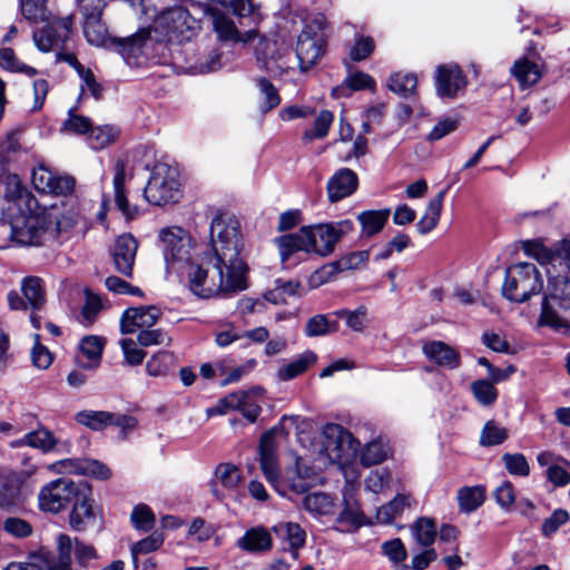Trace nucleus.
<instances>
[{
	"label": "nucleus",
	"mask_w": 570,
	"mask_h": 570,
	"mask_svg": "<svg viewBox=\"0 0 570 570\" xmlns=\"http://www.w3.org/2000/svg\"><path fill=\"white\" fill-rule=\"evenodd\" d=\"M387 456L386 446L381 441L370 442L361 455V463L371 466L381 463Z\"/></svg>",
	"instance_id": "nucleus-59"
},
{
	"label": "nucleus",
	"mask_w": 570,
	"mask_h": 570,
	"mask_svg": "<svg viewBox=\"0 0 570 570\" xmlns=\"http://www.w3.org/2000/svg\"><path fill=\"white\" fill-rule=\"evenodd\" d=\"M320 438L318 453L330 463L346 461L357 450L358 442L340 424H325Z\"/></svg>",
	"instance_id": "nucleus-9"
},
{
	"label": "nucleus",
	"mask_w": 570,
	"mask_h": 570,
	"mask_svg": "<svg viewBox=\"0 0 570 570\" xmlns=\"http://www.w3.org/2000/svg\"><path fill=\"white\" fill-rule=\"evenodd\" d=\"M274 533L286 540L294 550V557H297V550L305 544L306 533L298 523L281 522L273 527Z\"/></svg>",
	"instance_id": "nucleus-37"
},
{
	"label": "nucleus",
	"mask_w": 570,
	"mask_h": 570,
	"mask_svg": "<svg viewBox=\"0 0 570 570\" xmlns=\"http://www.w3.org/2000/svg\"><path fill=\"white\" fill-rule=\"evenodd\" d=\"M508 438L507 429L500 426L495 421H488L480 435L482 446H493L503 443Z\"/></svg>",
	"instance_id": "nucleus-55"
},
{
	"label": "nucleus",
	"mask_w": 570,
	"mask_h": 570,
	"mask_svg": "<svg viewBox=\"0 0 570 570\" xmlns=\"http://www.w3.org/2000/svg\"><path fill=\"white\" fill-rule=\"evenodd\" d=\"M86 232V222L77 212L53 205L49 208H38L35 215H29L17 230L16 237L22 245L38 246L46 237L63 245L80 240Z\"/></svg>",
	"instance_id": "nucleus-2"
},
{
	"label": "nucleus",
	"mask_w": 570,
	"mask_h": 570,
	"mask_svg": "<svg viewBox=\"0 0 570 570\" xmlns=\"http://www.w3.org/2000/svg\"><path fill=\"white\" fill-rule=\"evenodd\" d=\"M193 23V18L183 7L169 9L157 19L158 27L165 30L169 40L188 39Z\"/></svg>",
	"instance_id": "nucleus-16"
},
{
	"label": "nucleus",
	"mask_w": 570,
	"mask_h": 570,
	"mask_svg": "<svg viewBox=\"0 0 570 570\" xmlns=\"http://www.w3.org/2000/svg\"><path fill=\"white\" fill-rule=\"evenodd\" d=\"M466 77L455 63L440 65L435 71V90L442 99H454L466 87Z\"/></svg>",
	"instance_id": "nucleus-15"
},
{
	"label": "nucleus",
	"mask_w": 570,
	"mask_h": 570,
	"mask_svg": "<svg viewBox=\"0 0 570 570\" xmlns=\"http://www.w3.org/2000/svg\"><path fill=\"white\" fill-rule=\"evenodd\" d=\"M407 508H410V498L404 494H399L391 502L382 505L377 510L376 519L381 523H391Z\"/></svg>",
	"instance_id": "nucleus-44"
},
{
	"label": "nucleus",
	"mask_w": 570,
	"mask_h": 570,
	"mask_svg": "<svg viewBox=\"0 0 570 570\" xmlns=\"http://www.w3.org/2000/svg\"><path fill=\"white\" fill-rule=\"evenodd\" d=\"M19 444L28 445L35 449H39L43 452L51 451L56 444L57 440L53 434L46 429H38L36 431L27 433L20 441Z\"/></svg>",
	"instance_id": "nucleus-43"
},
{
	"label": "nucleus",
	"mask_w": 570,
	"mask_h": 570,
	"mask_svg": "<svg viewBox=\"0 0 570 570\" xmlns=\"http://www.w3.org/2000/svg\"><path fill=\"white\" fill-rule=\"evenodd\" d=\"M326 19L323 14L315 16L305 24L296 42V57L299 69L307 71L324 56L327 47Z\"/></svg>",
	"instance_id": "nucleus-5"
},
{
	"label": "nucleus",
	"mask_w": 570,
	"mask_h": 570,
	"mask_svg": "<svg viewBox=\"0 0 570 570\" xmlns=\"http://www.w3.org/2000/svg\"><path fill=\"white\" fill-rule=\"evenodd\" d=\"M272 544L269 532L262 527L249 529L237 540V547L247 552L268 551Z\"/></svg>",
	"instance_id": "nucleus-31"
},
{
	"label": "nucleus",
	"mask_w": 570,
	"mask_h": 570,
	"mask_svg": "<svg viewBox=\"0 0 570 570\" xmlns=\"http://www.w3.org/2000/svg\"><path fill=\"white\" fill-rule=\"evenodd\" d=\"M58 543V559L56 560L50 554H45L42 558V570H71V553L72 540L67 534H59Z\"/></svg>",
	"instance_id": "nucleus-30"
},
{
	"label": "nucleus",
	"mask_w": 570,
	"mask_h": 570,
	"mask_svg": "<svg viewBox=\"0 0 570 570\" xmlns=\"http://www.w3.org/2000/svg\"><path fill=\"white\" fill-rule=\"evenodd\" d=\"M167 273L181 275L190 265L191 238L178 226L165 227L158 234Z\"/></svg>",
	"instance_id": "nucleus-6"
},
{
	"label": "nucleus",
	"mask_w": 570,
	"mask_h": 570,
	"mask_svg": "<svg viewBox=\"0 0 570 570\" xmlns=\"http://www.w3.org/2000/svg\"><path fill=\"white\" fill-rule=\"evenodd\" d=\"M256 86L261 97L258 102V109L261 112L266 114L281 104V97L277 88L267 78H257Z\"/></svg>",
	"instance_id": "nucleus-39"
},
{
	"label": "nucleus",
	"mask_w": 570,
	"mask_h": 570,
	"mask_svg": "<svg viewBox=\"0 0 570 570\" xmlns=\"http://www.w3.org/2000/svg\"><path fill=\"white\" fill-rule=\"evenodd\" d=\"M502 461L504 462V466L510 474L528 476L530 473L528 461L521 453H505L502 456Z\"/></svg>",
	"instance_id": "nucleus-61"
},
{
	"label": "nucleus",
	"mask_w": 570,
	"mask_h": 570,
	"mask_svg": "<svg viewBox=\"0 0 570 570\" xmlns=\"http://www.w3.org/2000/svg\"><path fill=\"white\" fill-rule=\"evenodd\" d=\"M21 130H13L7 134L0 142V170L12 161H17L28 153L27 146L21 141Z\"/></svg>",
	"instance_id": "nucleus-29"
},
{
	"label": "nucleus",
	"mask_w": 570,
	"mask_h": 570,
	"mask_svg": "<svg viewBox=\"0 0 570 570\" xmlns=\"http://www.w3.org/2000/svg\"><path fill=\"white\" fill-rule=\"evenodd\" d=\"M0 200L6 203V205L2 206V212H7L11 215L18 212L23 216V220L29 215H35V212L38 209L37 199L16 174H8L2 179L0 185Z\"/></svg>",
	"instance_id": "nucleus-11"
},
{
	"label": "nucleus",
	"mask_w": 570,
	"mask_h": 570,
	"mask_svg": "<svg viewBox=\"0 0 570 570\" xmlns=\"http://www.w3.org/2000/svg\"><path fill=\"white\" fill-rule=\"evenodd\" d=\"M511 73L522 88L537 83L541 78L539 66L527 58L518 59L511 68Z\"/></svg>",
	"instance_id": "nucleus-38"
},
{
	"label": "nucleus",
	"mask_w": 570,
	"mask_h": 570,
	"mask_svg": "<svg viewBox=\"0 0 570 570\" xmlns=\"http://www.w3.org/2000/svg\"><path fill=\"white\" fill-rule=\"evenodd\" d=\"M542 287V278L535 265L519 263L507 269L502 294L512 302L523 303L539 294Z\"/></svg>",
	"instance_id": "nucleus-7"
},
{
	"label": "nucleus",
	"mask_w": 570,
	"mask_h": 570,
	"mask_svg": "<svg viewBox=\"0 0 570 570\" xmlns=\"http://www.w3.org/2000/svg\"><path fill=\"white\" fill-rule=\"evenodd\" d=\"M163 541H164V539H163L161 534L154 533V534L138 541L137 543H135L131 547V558H132L134 566L137 567L139 554L156 551L157 549L160 548V546L163 544Z\"/></svg>",
	"instance_id": "nucleus-60"
},
{
	"label": "nucleus",
	"mask_w": 570,
	"mask_h": 570,
	"mask_svg": "<svg viewBox=\"0 0 570 570\" xmlns=\"http://www.w3.org/2000/svg\"><path fill=\"white\" fill-rule=\"evenodd\" d=\"M338 331V322L325 314H317L307 320L304 333L308 337L325 336Z\"/></svg>",
	"instance_id": "nucleus-41"
},
{
	"label": "nucleus",
	"mask_w": 570,
	"mask_h": 570,
	"mask_svg": "<svg viewBox=\"0 0 570 570\" xmlns=\"http://www.w3.org/2000/svg\"><path fill=\"white\" fill-rule=\"evenodd\" d=\"M547 479L556 487H566L570 483V462L558 459L557 463H551L546 471Z\"/></svg>",
	"instance_id": "nucleus-57"
},
{
	"label": "nucleus",
	"mask_w": 570,
	"mask_h": 570,
	"mask_svg": "<svg viewBox=\"0 0 570 570\" xmlns=\"http://www.w3.org/2000/svg\"><path fill=\"white\" fill-rule=\"evenodd\" d=\"M214 29L218 37L224 40L248 41L257 36L255 30H249L242 37L235 22L223 11L215 9L212 12Z\"/></svg>",
	"instance_id": "nucleus-28"
},
{
	"label": "nucleus",
	"mask_w": 570,
	"mask_h": 570,
	"mask_svg": "<svg viewBox=\"0 0 570 570\" xmlns=\"http://www.w3.org/2000/svg\"><path fill=\"white\" fill-rule=\"evenodd\" d=\"M160 317V311L156 306H139L127 308L120 318L122 334H131L136 331L150 328Z\"/></svg>",
	"instance_id": "nucleus-18"
},
{
	"label": "nucleus",
	"mask_w": 570,
	"mask_h": 570,
	"mask_svg": "<svg viewBox=\"0 0 570 570\" xmlns=\"http://www.w3.org/2000/svg\"><path fill=\"white\" fill-rule=\"evenodd\" d=\"M334 120V115L330 110H322L314 121L312 129H307L303 134V140L309 142L314 139L324 138Z\"/></svg>",
	"instance_id": "nucleus-50"
},
{
	"label": "nucleus",
	"mask_w": 570,
	"mask_h": 570,
	"mask_svg": "<svg viewBox=\"0 0 570 570\" xmlns=\"http://www.w3.org/2000/svg\"><path fill=\"white\" fill-rule=\"evenodd\" d=\"M471 391L476 401L484 406L492 405L498 399V390L487 380L474 381L471 384Z\"/></svg>",
	"instance_id": "nucleus-56"
},
{
	"label": "nucleus",
	"mask_w": 570,
	"mask_h": 570,
	"mask_svg": "<svg viewBox=\"0 0 570 570\" xmlns=\"http://www.w3.org/2000/svg\"><path fill=\"white\" fill-rule=\"evenodd\" d=\"M446 191L448 189H443L439 191L432 199H430L424 215L416 224V228L420 234H428L436 227L440 220Z\"/></svg>",
	"instance_id": "nucleus-33"
},
{
	"label": "nucleus",
	"mask_w": 570,
	"mask_h": 570,
	"mask_svg": "<svg viewBox=\"0 0 570 570\" xmlns=\"http://www.w3.org/2000/svg\"><path fill=\"white\" fill-rule=\"evenodd\" d=\"M72 33V18H57L33 31V42L42 52L67 49Z\"/></svg>",
	"instance_id": "nucleus-13"
},
{
	"label": "nucleus",
	"mask_w": 570,
	"mask_h": 570,
	"mask_svg": "<svg viewBox=\"0 0 570 570\" xmlns=\"http://www.w3.org/2000/svg\"><path fill=\"white\" fill-rule=\"evenodd\" d=\"M21 292L24 299L33 311L41 308L45 304L46 297L41 278L36 276L23 278Z\"/></svg>",
	"instance_id": "nucleus-40"
},
{
	"label": "nucleus",
	"mask_w": 570,
	"mask_h": 570,
	"mask_svg": "<svg viewBox=\"0 0 570 570\" xmlns=\"http://www.w3.org/2000/svg\"><path fill=\"white\" fill-rule=\"evenodd\" d=\"M20 498L19 479L16 473L0 471V507L8 509L18 504Z\"/></svg>",
	"instance_id": "nucleus-34"
},
{
	"label": "nucleus",
	"mask_w": 570,
	"mask_h": 570,
	"mask_svg": "<svg viewBox=\"0 0 570 570\" xmlns=\"http://www.w3.org/2000/svg\"><path fill=\"white\" fill-rule=\"evenodd\" d=\"M248 393L245 391H237L229 393L225 397L220 399L215 407L208 409V415L212 414H226L230 410H240L242 405L248 399Z\"/></svg>",
	"instance_id": "nucleus-53"
},
{
	"label": "nucleus",
	"mask_w": 570,
	"mask_h": 570,
	"mask_svg": "<svg viewBox=\"0 0 570 570\" xmlns=\"http://www.w3.org/2000/svg\"><path fill=\"white\" fill-rule=\"evenodd\" d=\"M175 363V356L168 351H161L153 355L146 363V371L150 376L166 375Z\"/></svg>",
	"instance_id": "nucleus-49"
},
{
	"label": "nucleus",
	"mask_w": 570,
	"mask_h": 570,
	"mask_svg": "<svg viewBox=\"0 0 570 570\" xmlns=\"http://www.w3.org/2000/svg\"><path fill=\"white\" fill-rule=\"evenodd\" d=\"M482 487H464L458 492L460 509L466 513L476 510L484 501Z\"/></svg>",
	"instance_id": "nucleus-45"
},
{
	"label": "nucleus",
	"mask_w": 570,
	"mask_h": 570,
	"mask_svg": "<svg viewBox=\"0 0 570 570\" xmlns=\"http://www.w3.org/2000/svg\"><path fill=\"white\" fill-rule=\"evenodd\" d=\"M390 214L389 208L361 212L356 218L362 227V236L370 238L381 233L389 220Z\"/></svg>",
	"instance_id": "nucleus-32"
},
{
	"label": "nucleus",
	"mask_w": 570,
	"mask_h": 570,
	"mask_svg": "<svg viewBox=\"0 0 570 570\" xmlns=\"http://www.w3.org/2000/svg\"><path fill=\"white\" fill-rule=\"evenodd\" d=\"M413 535L417 543L423 547H430L436 537V525L430 518H420L413 525Z\"/></svg>",
	"instance_id": "nucleus-54"
},
{
	"label": "nucleus",
	"mask_w": 570,
	"mask_h": 570,
	"mask_svg": "<svg viewBox=\"0 0 570 570\" xmlns=\"http://www.w3.org/2000/svg\"><path fill=\"white\" fill-rule=\"evenodd\" d=\"M525 255L537 259L540 264H548L552 259V253L539 240H525L522 243Z\"/></svg>",
	"instance_id": "nucleus-62"
},
{
	"label": "nucleus",
	"mask_w": 570,
	"mask_h": 570,
	"mask_svg": "<svg viewBox=\"0 0 570 570\" xmlns=\"http://www.w3.org/2000/svg\"><path fill=\"white\" fill-rule=\"evenodd\" d=\"M336 318L345 320L346 325L354 332H362L368 323L367 309L364 306H360L354 311L351 309H338L333 313Z\"/></svg>",
	"instance_id": "nucleus-51"
},
{
	"label": "nucleus",
	"mask_w": 570,
	"mask_h": 570,
	"mask_svg": "<svg viewBox=\"0 0 570 570\" xmlns=\"http://www.w3.org/2000/svg\"><path fill=\"white\" fill-rule=\"evenodd\" d=\"M81 354L88 358V362L83 363L80 360L78 364L85 370H94L98 367L101 354L104 350V340L99 336L89 335L81 340L79 344Z\"/></svg>",
	"instance_id": "nucleus-35"
},
{
	"label": "nucleus",
	"mask_w": 570,
	"mask_h": 570,
	"mask_svg": "<svg viewBox=\"0 0 570 570\" xmlns=\"http://www.w3.org/2000/svg\"><path fill=\"white\" fill-rule=\"evenodd\" d=\"M354 224L350 219H344L335 223L320 224L316 226H305L309 238V250L313 254L325 257L331 255L337 242L346 234L352 232Z\"/></svg>",
	"instance_id": "nucleus-12"
},
{
	"label": "nucleus",
	"mask_w": 570,
	"mask_h": 570,
	"mask_svg": "<svg viewBox=\"0 0 570 570\" xmlns=\"http://www.w3.org/2000/svg\"><path fill=\"white\" fill-rule=\"evenodd\" d=\"M538 324L570 335V279L566 276L549 281Z\"/></svg>",
	"instance_id": "nucleus-4"
},
{
	"label": "nucleus",
	"mask_w": 570,
	"mask_h": 570,
	"mask_svg": "<svg viewBox=\"0 0 570 570\" xmlns=\"http://www.w3.org/2000/svg\"><path fill=\"white\" fill-rule=\"evenodd\" d=\"M416 85L417 79L413 73L395 72L390 77L389 80V88L402 97H409L412 95L416 88Z\"/></svg>",
	"instance_id": "nucleus-52"
},
{
	"label": "nucleus",
	"mask_w": 570,
	"mask_h": 570,
	"mask_svg": "<svg viewBox=\"0 0 570 570\" xmlns=\"http://www.w3.org/2000/svg\"><path fill=\"white\" fill-rule=\"evenodd\" d=\"M275 244L283 264H291L293 258L297 261L296 256L298 253L311 254V243L304 227H302L297 233L275 238ZM293 264H296V262H293Z\"/></svg>",
	"instance_id": "nucleus-21"
},
{
	"label": "nucleus",
	"mask_w": 570,
	"mask_h": 570,
	"mask_svg": "<svg viewBox=\"0 0 570 570\" xmlns=\"http://www.w3.org/2000/svg\"><path fill=\"white\" fill-rule=\"evenodd\" d=\"M144 197L155 206L177 203L181 197L177 169L165 163L156 164L144 189Z\"/></svg>",
	"instance_id": "nucleus-8"
},
{
	"label": "nucleus",
	"mask_w": 570,
	"mask_h": 570,
	"mask_svg": "<svg viewBox=\"0 0 570 570\" xmlns=\"http://www.w3.org/2000/svg\"><path fill=\"white\" fill-rule=\"evenodd\" d=\"M91 489L88 483L81 487L77 498L72 501L69 513V524L76 531H85L100 519V512L94 505Z\"/></svg>",
	"instance_id": "nucleus-14"
},
{
	"label": "nucleus",
	"mask_w": 570,
	"mask_h": 570,
	"mask_svg": "<svg viewBox=\"0 0 570 570\" xmlns=\"http://www.w3.org/2000/svg\"><path fill=\"white\" fill-rule=\"evenodd\" d=\"M112 413L106 411H81L76 415L78 423L96 431L110 425Z\"/></svg>",
	"instance_id": "nucleus-48"
},
{
	"label": "nucleus",
	"mask_w": 570,
	"mask_h": 570,
	"mask_svg": "<svg viewBox=\"0 0 570 570\" xmlns=\"http://www.w3.org/2000/svg\"><path fill=\"white\" fill-rule=\"evenodd\" d=\"M240 480L242 474L236 465L220 463L216 466L214 479L210 481V492L217 500H223L226 493L219 489V485L226 491H234L240 483Z\"/></svg>",
	"instance_id": "nucleus-24"
},
{
	"label": "nucleus",
	"mask_w": 570,
	"mask_h": 570,
	"mask_svg": "<svg viewBox=\"0 0 570 570\" xmlns=\"http://www.w3.org/2000/svg\"><path fill=\"white\" fill-rule=\"evenodd\" d=\"M422 352L425 357L439 366L456 368L460 366V353L442 341H428L423 343Z\"/></svg>",
	"instance_id": "nucleus-23"
},
{
	"label": "nucleus",
	"mask_w": 570,
	"mask_h": 570,
	"mask_svg": "<svg viewBox=\"0 0 570 570\" xmlns=\"http://www.w3.org/2000/svg\"><path fill=\"white\" fill-rule=\"evenodd\" d=\"M368 250H358L344 255L338 261L323 266L316 272L314 277H317L321 282H325L332 276L348 269H356L368 261Z\"/></svg>",
	"instance_id": "nucleus-25"
},
{
	"label": "nucleus",
	"mask_w": 570,
	"mask_h": 570,
	"mask_svg": "<svg viewBox=\"0 0 570 570\" xmlns=\"http://www.w3.org/2000/svg\"><path fill=\"white\" fill-rule=\"evenodd\" d=\"M314 479L315 471L301 458H297L295 465L286 469L284 474V482L295 493L307 491Z\"/></svg>",
	"instance_id": "nucleus-26"
},
{
	"label": "nucleus",
	"mask_w": 570,
	"mask_h": 570,
	"mask_svg": "<svg viewBox=\"0 0 570 570\" xmlns=\"http://www.w3.org/2000/svg\"><path fill=\"white\" fill-rule=\"evenodd\" d=\"M0 529L16 539H24L32 534L33 528L29 521L19 517H7L0 521Z\"/></svg>",
	"instance_id": "nucleus-47"
},
{
	"label": "nucleus",
	"mask_w": 570,
	"mask_h": 570,
	"mask_svg": "<svg viewBox=\"0 0 570 570\" xmlns=\"http://www.w3.org/2000/svg\"><path fill=\"white\" fill-rule=\"evenodd\" d=\"M303 504L308 512L320 517L333 514L335 510L333 498L323 492H315L306 495Z\"/></svg>",
	"instance_id": "nucleus-42"
},
{
	"label": "nucleus",
	"mask_w": 570,
	"mask_h": 570,
	"mask_svg": "<svg viewBox=\"0 0 570 570\" xmlns=\"http://www.w3.org/2000/svg\"><path fill=\"white\" fill-rule=\"evenodd\" d=\"M21 13L29 21L42 20L46 14V0H20Z\"/></svg>",
	"instance_id": "nucleus-64"
},
{
	"label": "nucleus",
	"mask_w": 570,
	"mask_h": 570,
	"mask_svg": "<svg viewBox=\"0 0 570 570\" xmlns=\"http://www.w3.org/2000/svg\"><path fill=\"white\" fill-rule=\"evenodd\" d=\"M0 67L12 72H23L30 77L37 75L33 67L27 66L17 59L11 48L0 50Z\"/></svg>",
	"instance_id": "nucleus-58"
},
{
	"label": "nucleus",
	"mask_w": 570,
	"mask_h": 570,
	"mask_svg": "<svg viewBox=\"0 0 570 570\" xmlns=\"http://www.w3.org/2000/svg\"><path fill=\"white\" fill-rule=\"evenodd\" d=\"M35 187L48 194L67 196L75 189V179L69 175H57L46 167H39L32 171Z\"/></svg>",
	"instance_id": "nucleus-17"
},
{
	"label": "nucleus",
	"mask_w": 570,
	"mask_h": 570,
	"mask_svg": "<svg viewBox=\"0 0 570 570\" xmlns=\"http://www.w3.org/2000/svg\"><path fill=\"white\" fill-rule=\"evenodd\" d=\"M212 253H206L187 271L191 292L203 298L229 295L247 288V264L240 256L243 235L238 219L216 214L210 223Z\"/></svg>",
	"instance_id": "nucleus-1"
},
{
	"label": "nucleus",
	"mask_w": 570,
	"mask_h": 570,
	"mask_svg": "<svg viewBox=\"0 0 570 570\" xmlns=\"http://www.w3.org/2000/svg\"><path fill=\"white\" fill-rule=\"evenodd\" d=\"M131 521L136 529L148 531L154 525L155 517L149 507L139 504L131 512Z\"/></svg>",
	"instance_id": "nucleus-63"
},
{
	"label": "nucleus",
	"mask_w": 570,
	"mask_h": 570,
	"mask_svg": "<svg viewBox=\"0 0 570 570\" xmlns=\"http://www.w3.org/2000/svg\"><path fill=\"white\" fill-rule=\"evenodd\" d=\"M358 177L350 168L338 169L327 181V195L332 203L340 202L355 193Z\"/></svg>",
	"instance_id": "nucleus-22"
},
{
	"label": "nucleus",
	"mask_w": 570,
	"mask_h": 570,
	"mask_svg": "<svg viewBox=\"0 0 570 570\" xmlns=\"http://www.w3.org/2000/svg\"><path fill=\"white\" fill-rule=\"evenodd\" d=\"M120 130L114 126H99L96 128H91L88 140L94 149H102L111 144H114Z\"/></svg>",
	"instance_id": "nucleus-46"
},
{
	"label": "nucleus",
	"mask_w": 570,
	"mask_h": 570,
	"mask_svg": "<svg viewBox=\"0 0 570 570\" xmlns=\"http://www.w3.org/2000/svg\"><path fill=\"white\" fill-rule=\"evenodd\" d=\"M137 249L138 242L130 234H124L116 239L112 249V262L118 273L126 277L132 276Z\"/></svg>",
	"instance_id": "nucleus-19"
},
{
	"label": "nucleus",
	"mask_w": 570,
	"mask_h": 570,
	"mask_svg": "<svg viewBox=\"0 0 570 570\" xmlns=\"http://www.w3.org/2000/svg\"><path fill=\"white\" fill-rule=\"evenodd\" d=\"M126 165L124 161H117L115 166L114 188L115 205L127 219H135L140 212L136 205H130L125 193Z\"/></svg>",
	"instance_id": "nucleus-27"
},
{
	"label": "nucleus",
	"mask_w": 570,
	"mask_h": 570,
	"mask_svg": "<svg viewBox=\"0 0 570 570\" xmlns=\"http://www.w3.org/2000/svg\"><path fill=\"white\" fill-rule=\"evenodd\" d=\"M259 463L266 480L274 487L278 492L281 490L279 471L276 459V446L274 438L271 433H266L261 439L259 444Z\"/></svg>",
	"instance_id": "nucleus-20"
},
{
	"label": "nucleus",
	"mask_w": 570,
	"mask_h": 570,
	"mask_svg": "<svg viewBox=\"0 0 570 570\" xmlns=\"http://www.w3.org/2000/svg\"><path fill=\"white\" fill-rule=\"evenodd\" d=\"M86 482H75L69 478H59L45 484L38 493L41 511L59 513L77 498Z\"/></svg>",
	"instance_id": "nucleus-10"
},
{
	"label": "nucleus",
	"mask_w": 570,
	"mask_h": 570,
	"mask_svg": "<svg viewBox=\"0 0 570 570\" xmlns=\"http://www.w3.org/2000/svg\"><path fill=\"white\" fill-rule=\"evenodd\" d=\"M82 32L87 42L96 47L112 48L128 65L136 63L145 52L147 43L150 41V32L147 29H140L138 32L125 37H110L106 23L102 21V14L81 17Z\"/></svg>",
	"instance_id": "nucleus-3"
},
{
	"label": "nucleus",
	"mask_w": 570,
	"mask_h": 570,
	"mask_svg": "<svg viewBox=\"0 0 570 570\" xmlns=\"http://www.w3.org/2000/svg\"><path fill=\"white\" fill-rule=\"evenodd\" d=\"M317 355L312 351H306L298 355L294 361L278 368L277 376L282 381H291L303 374L309 366L315 364Z\"/></svg>",
	"instance_id": "nucleus-36"
}]
</instances>
